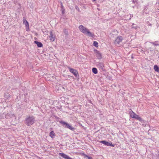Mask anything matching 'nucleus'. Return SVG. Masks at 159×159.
<instances>
[{
    "instance_id": "obj_1",
    "label": "nucleus",
    "mask_w": 159,
    "mask_h": 159,
    "mask_svg": "<svg viewBox=\"0 0 159 159\" xmlns=\"http://www.w3.org/2000/svg\"><path fill=\"white\" fill-rule=\"evenodd\" d=\"M79 29L81 32L84 34H87L88 36L93 37L94 34L90 32L89 30L82 25L79 26Z\"/></svg>"
},
{
    "instance_id": "obj_2",
    "label": "nucleus",
    "mask_w": 159,
    "mask_h": 159,
    "mask_svg": "<svg viewBox=\"0 0 159 159\" xmlns=\"http://www.w3.org/2000/svg\"><path fill=\"white\" fill-rule=\"evenodd\" d=\"M26 124L28 126L32 125L34 123V118L32 116L27 117L26 120Z\"/></svg>"
},
{
    "instance_id": "obj_3",
    "label": "nucleus",
    "mask_w": 159,
    "mask_h": 159,
    "mask_svg": "<svg viewBox=\"0 0 159 159\" xmlns=\"http://www.w3.org/2000/svg\"><path fill=\"white\" fill-rule=\"evenodd\" d=\"M129 114L130 116L133 118L135 119L140 121H142V118L139 116L137 115L136 113L134 112L132 110L131 111L129 112Z\"/></svg>"
},
{
    "instance_id": "obj_4",
    "label": "nucleus",
    "mask_w": 159,
    "mask_h": 159,
    "mask_svg": "<svg viewBox=\"0 0 159 159\" xmlns=\"http://www.w3.org/2000/svg\"><path fill=\"white\" fill-rule=\"evenodd\" d=\"M60 122L63 125H65V127L68 128L71 130H74L75 129L70 124L68 123L67 122H65L63 121H61Z\"/></svg>"
},
{
    "instance_id": "obj_5",
    "label": "nucleus",
    "mask_w": 159,
    "mask_h": 159,
    "mask_svg": "<svg viewBox=\"0 0 159 159\" xmlns=\"http://www.w3.org/2000/svg\"><path fill=\"white\" fill-rule=\"evenodd\" d=\"M23 24L25 25L26 27V30L27 31H29V24L28 22L26 20L25 17L23 18Z\"/></svg>"
},
{
    "instance_id": "obj_6",
    "label": "nucleus",
    "mask_w": 159,
    "mask_h": 159,
    "mask_svg": "<svg viewBox=\"0 0 159 159\" xmlns=\"http://www.w3.org/2000/svg\"><path fill=\"white\" fill-rule=\"evenodd\" d=\"M123 38L121 36L117 37L114 43L116 44H119L122 41Z\"/></svg>"
},
{
    "instance_id": "obj_7",
    "label": "nucleus",
    "mask_w": 159,
    "mask_h": 159,
    "mask_svg": "<svg viewBox=\"0 0 159 159\" xmlns=\"http://www.w3.org/2000/svg\"><path fill=\"white\" fill-rule=\"evenodd\" d=\"M100 142L107 146H110L112 147L115 146V145L112 144V143L111 142H108L105 141H101Z\"/></svg>"
},
{
    "instance_id": "obj_8",
    "label": "nucleus",
    "mask_w": 159,
    "mask_h": 159,
    "mask_svg": "<svg viewBox=\"0 0 159 159\" xmlns=\"http://www.w3.org/2000/svg\"><path fill=\"white\" fill-rule=\"evenodd\" d=\"M70 71L72 73L75 77H76L78 74V72L75 70L69 67H68Z\"/></svg>"
},
{
    "instance_id": "obj_9",
    "label": "nucleus",
    "mask_w": 159,
    "mask_h": 159,
    "mask_svg": "<svg viewBox=\"0 0 159 159\" xmlns=\"http://www.w3.org/2000/svg\"><path fill=\"white\" fill-rule=\"evenodd\" d=\"M59 155L65 159H73L64 153H60Z\"/></svg>"
},
{
    "instance_id": "obj_10",
    "label": "nucleus",
    "mask_w": 159,
    "mask_h": 159,
    "mask_svg": "<svg viewBox=\"0 0 159 159\" xmlns=\"http://www.w3.org/2000/svg\"><path fill=\"white\" fill-rule=\"evenodd\" d=\"M49 38L51 41L53 42L55 40V37L53 36V35L52 34V31H51L50 32V34L49 36Z\"/></svg>"
},
{
    "instance_id": "obj_11",
    "label": "nucleus",
    "mask_w": 159,
    "mask_h": 159,
    "mask_svg": "<svg viewBox=\"0 0 159 159\" xmlns=\"http://www.w3.org/2000/svg\"><path fill=\"white\" fill-rule=\"evenodd\" d=\"M34 43L37 44V45L39 47H41L43 46L42 44L40 42H39L37 41H34Z\"/></svg>"
},
{
    "instance_id": "obj_12",
    "label": "nucleus",
    "mask_w": 159,
    "mask_h": 159,
    "mask_svg": "<svg viewBox=\"0 0 159 159\" xmlns=\"http://www.w3.org/2000/svg\"><path fill=\"white\" fill-rule=\"evenodd\" d=\"M55 135L56 134L53 131H51L49 133V136L52 138H53Z\"/></svg>"
},
{
    "instance_id": "obj_13",
    "label": "nucleus",
    "mask_w": 159,
    "mask_h": 159,
    "mask_svg": "<svg viewBox=\"0 0 159 159\" xmlns=\"http://www.w3.org/2000/svg\"><path fill=\"white\" fill-rule=\"evenodd\" d=\"M154 69L155 71L159 72V67L157 65H155L154 66Z\"/></svg>"
},
{
    "instance_id": "obj_14",
    "label": "nucleus",
    "mask_w": 159,
    "mask_h": 159,
    "mask_svg": "<svg viewBox=\"0 0 159 159\" xmlns=\"http://www.w3.org/2000/svg\"><path fill=\"white\" fill-rule=\"evenodd\" d=\"M92 72L95 74H96L98 73V70L96 68H93L92 69Z\"/></svg>"
},
{
    "instance_id": "obj_15",
    "label": "nucleus",
    "mask_w": 159,
    "mask_h": 159,
    "mask_svg": "<svg viewBox=\"0 0 159 159\" xmlns=\"http://www.w3.org/2000/svg\"><path fill=\"white\" fill-rule=\"evenodd\" d=\"M93 45L94 46L97 47H98V43L96 41H94L93 43Z\"/></svg>"
},
{
    "instance_id": "obj_16",
    "label": "nucleus",
    "mask_w": 159,
    "mask_h": 159,
    "mask_svg": "<svg viewBox=\"0 0 159 159\" xmlns=\"http://www.w3.org/2000/svg\"><path fill=\"white\" fill-rule=\"evenodd\" d=\"M85 157H87L88 159H92V158L91 157H89L88 156L85 155Z\"/></svg>"
},
{
    "instance_id": "obj_17",
    "label": "nucleus",
    "mask_w": 159,
    "mask_h": 159,
    "mask_svg": "<svg viewBox=\"0 0 159 159\" xmlns=\"http://www.w3.org/2000/svg\"><path fill=\"white\" fill-rule=\"evenodd\" d=\"M81 155H83L84 156V157H85V155H86L84 153H81Z\"/></svg>"
},
{
    "instance_id": "obj_18",
    "label": "nucleus",
    "mask_w": 159,
    "mask_h": 159,
    "mask_svg": "<svg viewBox=\"0 0 159 159\" xmlns=\"http://www.w3.org/2000/svg\"><path fill=\"white\" fill-rule=\"evenodd\" d=\"M96 52H97V53L99 55H100V56H101V54L98 51H97Z\"/></svg>"
},
{
    "instance_id": "obj_19",
    "label": "nucleus",
    "mask_w": 159,
    "mask_h": 159,
    "mask_svg": "<svg viewBox=\"0 0 159 159\" xmlns=\"http://www.w3.org/2000/svg\"><path fill=\"white\" fill-rule=\"evenodd\" d=\"M96 0H93V1H95Z\"/></svg>"
}]
</instances>
